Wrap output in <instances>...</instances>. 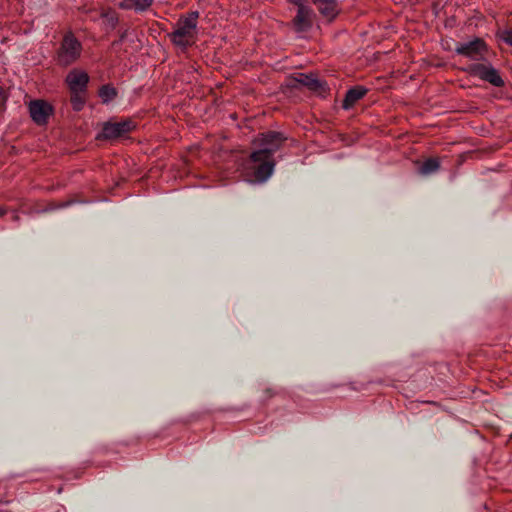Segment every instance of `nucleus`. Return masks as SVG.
<instances>
[{
    "mask_svg": "<svg viewBox=\"0 0 512 512\" xmlns=\"http://www.w3.org/2000/svg\"><path fill=\"white\" fill-rule=\"evenodd\" d=\"M283 141L284 138L277 132L263 133L254 141L256 150L244 165V173L249 182L262 183L272 175L275 165L273 154Z\"/></svg>",
    "mask_w": 512,
    "mask_h": 512,
    "instance_id": "1",
    "label": "nucleus"
},
{
    "mask_svg": "<svg viewBox=\"0 0 512 512\" xmlns=\"http://www.w3.org/2000/svg\"><path fill=\"white\" fill-rule=\"evenodd\" d=\"M198 17V12L194 11L178 20L174 31L169 35L174 45L186 48L195 42Z\"/></svg>",
    "mask_w": 512,
    "mask_h": 512,
    "instance_id": "2",
    "label": "nucleus"
},
{
    "mask_svg": "<svg viewBox=\"0 0 512 512\" xmlns=\"http://www.w3.org/2000/svg\"><path fill=\"white\" fill-rule=\"evenodd\" d=\"M81 51V43L72 34H67L58 50L57 61L61 66H69L80 57Z\"/></svg>",
    "mask_w": 512,
    "mask_h": 512,
    "instance_id": "3",
    "label": "nucleus"
},
{
    "mask_svg": "<svg viewBox=\"0 0 512 512\" xmlns=\"http://www.w3.org/2000/svg\"><path fill=\"white\" fill-rule=\"evenodd\" d=\"M466 71L472 75L477 76L480 79L489 82L490 84L500 87L503 85V80L500 77L498 71L491 65L475 63L471 64L466 68Z\"/></svg>",
    "mask_w": 512,
    "mask_h": 512,
    "instance_id": "4",
    "label": "nucleus"
},
{
    "mask_svg": "<svg viewBox=\"0 0 512 512\" xmlns=\"http://www.w3.org/2000/svg\"><path fill=\"white\" fill-rule=\"evenodd\" d=\"M456 53L472 60H482L487 53V45L480 38H475L467 43H460L456 47Z\"/></svg>",
    "mask_w": 512,
    "mask_h": 512,
    "instance_id": "5",
    "label": "nucleus"
},
{
    "mask_svg": "<svg viewBox=\"0 0 512 512\" xmlns=\"http://www.w3.org/2000/svg\"><path fill=\"white\" fill-rule=\"evenodd\" d=\"M296 8V16L293 20L297 32H305L312 26V10L301 0H290Z\"/></svg>",
    "mask_w": 512,
    "mask_h": 512,
    "instance_id": "6",
    "label": "nucleus"
},
{
    "mask_svg": "<svg viewBox=\"0 0 512 512\" xmlns=\"http://www.w3.org/2000/svg\"><path fill=\"white\" fill-rule=\"evenodd\" d=\"M134 128V124L130 120H125L115 123H106L103 126L102 132L99 135L103 139H116L131 131Z\"/></svg>",
    "mask_w": 512,
    "mask_h": 512,
    "instance_id": "7",
    "label": "nucleus"
},
{
    "mask_svg": "<svg viewBox=\"0 0 512 512\" xmlns=\"http://www.w3.org/2000/svg\"><path fill=\"white\" fill-rule=\"evenodd\" d=\"M89 76L79 69L71 70L66 76V83L72 94H81L86 90Z\"/></svg>",
    "mask_w": 512,
    "mask_h": 512,
    "instance_id": "8",
    "label": "nucleus"
},
{
    "mask_svg": "<svg viewBox=\"0 0 512 512\" xmlns=\"http://www.w3.org/2000/svg\"><path fill=\"white\" fill-rule=\"evenodd\" d=\"M29 112L35 123L43 125L47 123L49 116L52 114V107L43 100H34L29 104Z\"/></svg>",
    "mask_w": 512,
    "mask_h": 512,
    "instance_id": "9",
    "label": "nucleus"
},
{
    "mask_svg": "<svg viewBox=\"0 0 512 512\" xmlns=\"http://www.w3.org/2000/svg\"><path fill=\"white\" fill-rule=\"evenodd\" d=\"M319 85V81L312 77V75L301 72L290 73V89L307 87L310 90H316Z\"/></svg>",
    "mask_w": 512,
    "mask_h": 512,
    "instance_id": "10",
    "label": "nucleus"
},
{
    "mask_svg": "<svg viewBox=\"0 0 512 512\" xmlns=\"http://www.w3.org/2000/svg\"><path fill=\"white\" fill-rule=\"evenodd\" d=\"M320 13L328 20H332L338 14V6L335 0H315Z\"/></svg>",
    "mask_w": 512,
    "mask_h": 512,
    "instance_id": "11",
    "label": "nucleus"
},
{
    "mask_svg": "<svg viewBox=\"0 0 512 512\" xmlns=\"http://www.w3.org/2000/svg\"><path fill=\"white\" fill-rule=\"evenodd\" d=\"M154 0H123L119 3V7L124 10H133L135 12L146 11Z\"/></svg>",
    "mask_w": 512,
    "mask_h": 512,
    "instance_id": "12",
    "label": "nucleus"
},
{
    "mask_svg": "<svg viewBox=\"0 0 512 512\" xmlns=\"http://www.w3.org/2000/svg\"><path fill=\"white\" fill-rule=\"evenodd\" d=\"M366 94V89L362 87H355L346 93L343 101V107L345 109L351 108L358 100H360Z\"/></svg>",
    "mask_w": 512,
    "mask_h": 512,
    "instance_id": "13",
    "label": "nucleus"
},
{
    "mask_svg": "<svg viewBox=\"0 0 512 512\" xmlns=\"http://www.w3.org/2000/svg\"><path fill=\"white\" fill-rule=\"evenodd\" d=\"M440 163L437 158H429L425 160L419 168V172L422 175H429L436 172L439 169Z\"/></svg>",
    "mask_w": 512,
    "mask_h": 512,
    "instance_id": "14",
    "label": "nucleus"
},
{
    "mask_svg": "<svg viewBox=\"0 0 512 512\" xmlns=\"http://www.w3.org/2000/svg\"><path fill=\"white\" fill-rule=\"evenodd\" d=\"M117 95V91L110 85H104L99 90V97L104 103L112 101Z\"/></svg>",
    "mask_w": 512,
    "mask_h": 512,
    "instance_id": "15",
    "label": "nucleus"
},
{
    "mask_svg": "<svg viewBox=\"0 0 512 512\" xmlns=\"http://www.w3.org/2000/svg\"><path fill=\"white\" fill-rule=\"evenodd\" d=\"M101 17L104 20V23L110 28H115L118 23V15L112 9H107L101 13Z\"/></svg>",
    "mask_w": 512,
    "mask_h": 512,
    "instance_id": "16",
    "label": "nucleus"
},
{
    "mask_svg": "<svg viewBox=\"0 0 512 512\" xmlns=\"http://www.w3.org/2000/svg\"><path fill=\"white\" fill-rule=\"evenodd\" d=\"M71 102L73 105V108L77 111L81 110L84 104V99L82 98L81 94H72Z\"/></svg>",
    "mask_w": 512,
    "mask_h": 512,
    "instance_id": "17",
    "label": "nucleus"
},
{
    "mask_svg": "<svg viewBox=\"0 0 512 512\" xmlns=\"http://www.w3.org/2000/svg\"><path fill=\"white\" fill-rule=\"evenodd\" d=\"M498 35L502 41L512 46V30H502Z\"/></svg>",
    "mask_w": 512,
    "mask_h": 512,
    "instance_id": "18",
    "label": "nucleus"
},
{
    "mask_svg": "<svg viewBox=\"0 0 512 512\" xmlns=\"http://www.w3.org/2000/svg\"><path fill=\"white\" fill-rule=\"evenodd\" d=\"M4 211L0 208V215H3Z\"/></svg>",
    "mask_w": 512,
    "mask_h": 512,
    "instance_id": "19",
    "label": "nucleus"
}]
</instances>
